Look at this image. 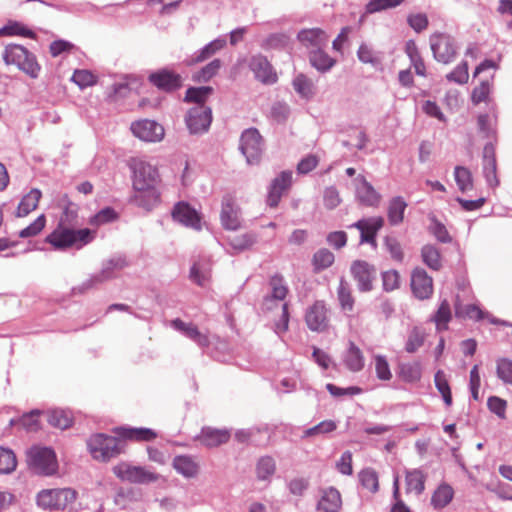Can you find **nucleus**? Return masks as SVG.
Returning a JSON list of instances; mask_svg holds the SVG:
<instances>
[{"mask_svg": "<svg viewBox=\"0 0 512 512\" xmlns=\"http://www.w3.org/2000/svg\"><path fill=\"white\" fill-rule=\"evenodd\" d=\"M132 171V201L139 207L150 210L160 199L159 185L161 182L158 169L141 158L129 161Z\"/></svg>", "mask_w": 512, "mask_h": 512, "instance_id": "f257e3e1", "label": "nucleus"}, {"mask_svg": "<svg viewBox=\"0 0 512 512\" xmlns=\"http://www.w3.org/2000/svg\"><path fill=\"white\" fill-rule=\"evenodd\" d=\"M95 235L96 231L88 228L75 230L59 226L47 236L46 241L58 250L68 248L81 249L92 242Z\"/></svg>", "mask_w": 512, "mask_h": 512, "instance_id": "f03ea898", "label": "nucleus"}, {"mask_svg": "<svg viewBox=\"0 0 512 512\" xmlns=\"http://www.w3.org/2000/svg\"><path fill=\"white\" fill-rule=\"evenodd\" d=\"M271 292L265 296L262 307L266 311H272L279 308L281 310V321L276 324V332L281 333L288 328V311L285 298L288 288L284 283V279L280 275H274L269 282Z\"/></svg>", "mask_w": 512, "mask_h": 512, "instance_id": "7ed1b4c3", "label": "nucleus"}, {"mask_svg": "<svg viewBox=\"0 0 512 512\" xmlns=\"http://www.w3.org/2000/svg\"><path fill=\"white\" fill-rule=\"evenodd\" d=\"M3 60L7 65H16L19 70L35 79L41 70L36 56L24 46L18 44L7 45L3 52Z\"/></svg>", "mask_w": 512, "mask_h": 512, "instance_id": "20e7f679", "label": "nucleus"}, {"mask_svg": "<svg viewBox=\"0 0 512 512\" xmlns=\"http://www.w3.org/2000/svg\"><path fill=\"white\" fill-rule=\"evenodd\" d=\"M91 456L101 462H107L123 452V441L103 433L92 435L87 440Z\"/></svg>", "mask_w": 512, "mask_h": 512, "instance_id": "39448f33", "label": "nucleus"}, {"mask_svg": "<svg viewBox=\"0 0 512 512\" xmlns=\"http://www.w3.org/2000/svg\"><path fill=\"white\" fill-rule=\"evenodd\" d=\"M29 467L37 474L50 476L58 469L54 451L48 447H32L27 453Z\"/></svg>", "mask_w": 512, "mask_h": 512, "instance_id": "423d86ee", "label": "nucleus"}, {"mask_svg": "<svg viewBox=\"0 0 512 512\" xmlns=\"http://www.w3.org/2000/svg\"><path fill=\"white\" fill-rule=\"evenodd\" d=\"M76 499V492L70 488L45 489L37 494V505L43 509L63 510Z\"/></svg>", "mask_w": 512, "mask_h": 512, "instance_id": "0eeeda50", "label": "nucleus"}, {"mask_svg": "<svg viewBox=\"0 0 512 512\" xmlns=\"http://www.w3.org/2000/svg\"><path fill=\"white\" fill-rule=\"evenodd\" d=\"M429 41L433 57L436 61L449 64L455 60L457 56V45L451 35L435 32L430 36Z\"/></svg>", "mask_w": 512, "mask_h": 512, "instance_id": "6e6552de", "label": "nucleus"}, {"mask_svg": "<svg viewBox=\"0 0 512 512\" xmlns=\"http://www.w3.org/2000/svg\"><path fill=\"white\" fill-rule=\"evenodd\" d=\"M240 151L248 164H257L264 150V141L256 128L244 130L240 137Z\"/></svg>", "mask_w": 512, "mask_h": 512, "instance_id": "1a4fd4ad", "label": "nucleus"}, {"mask_svg": "<svg viewBox=\"0 0 512 512\" xmlns=\"http://www.w3.org/2000/svg\"><path fill=\"white\" fill-rule=\"evenodd\" d=\"M113 473L122 481L137 484L156 482L159 475L141 466H132L122 462L113 467Z\"/></svg>", "mask_w": 512, "mask_h": 512, "instance_id": "9d476101", "label": "nucleus"}, {"mask_svg": "<svg viewBox=\"0 0 512 512\" xmlns=\"http://www.w3.org/2000/svg\"><path fill=\"white\" fill-rule=\"evenodd\" d=\"M212 122V111L206 105H195L185 116L186 126L191 134H202L208 131Z\"/></svg>", "mask_w": 512, "mask_h": 512, "instance_id": "9b49d317", "label": "nucleus"}, {"mask_svg": "<svg viewBox=\"0 0 512 512\" xmlns=\"http://www.w3.org/2000/svg\"><path fill=\"white\" fill-rule=\"evenodd\" d=\"M220 221L226 230L236 231L241 228V209L236 202V198L231 194H225L222 197Z\"/></svg>", "mask_w": 512, "mask_h": 512, "instance_id": "f8f14e48", "label": "nucleus"}, {"mask_svg": "<svg viewBox=\"0 0 512 512\" xmlns=\"http://www.w3.org/2000/svg\"><path fill=\"white\" fill-rule=\"evenodd\" d=\"M131 131L135 137L146 142H159L165 134L162 125L148 119L133 122L131 124Z\"/></svg>", "mask_w": 512, "mask_h": 512, "instance_id": "ddd939ff", "label": "nucleus"}, {"mask_svg": "<svg viewBox=\"0 0 512 512\" xmlns=\"http://www.w3.org/2000/svg\"><path fill=\"white\" fill-rule=\"evenodd\" d=\"M350 272L360 291L368 292L372 290L376 275V269L372 264L364 260H355L351 264Z\"/></svg>", "mask_w": 512, "mask_h": 512, "instance_id": "4468645a", "label": "nucleus"}, {"mask_svg": "<svg viewBox=\"0 0 512 512\" xmlns=\"http://www.w3.org/2000/svg\"><path fill=\"white\" fill-rule=\"evenodd\" d=\"M410 286L413 295L419 300L429 299L433 294V279L421 267L412 270Z\"/></svg>", "mask_w": 512, "mask_h": 512, "instance_id": "2eb2a0df", "label": "nucleus"}, {"mask_svg": "<svg viewBox=\"0 0 512 512\" xmlns=\"http://www.w3.org/2000/svg\"><path fill=\"white\" fill-rule=\"evenodd\" d=\"M482 173L489 187L495 189L499 186L500 180L497 175V158L493 143H487L482 153Z\"/></svg>", "mask_w": 512, "mask_h": 512, "instance_id": "dca6fc26", "label": "nucleus"}, {"mask_svg": "<svg viewBox=\"0 0 512 512\" xmlns=\"http://www.w3.org/2000/svg\"><path fill=\"white\" fill-rule=\"evenodd\" d=\"M249 68L261 83L272 85L277 82V74L266 57L262 55L253 56L249 61Z\"/></svg>", "mask_w": 512, "mask_h": 512, "instance_id": "f3484780", "label": "nucleus"}, {"mask_svg": "<svg viewBox=\"0 0 512 512\" xmlns=\"http://www.w3.org/2000/svg\"><path fill=\"white\" fill-rule=\"evenodd\" d=\"M383 225V217L377 216L360 219L351 227H355L360 231V240L362 243L376 245V235Z\"/></svg>", "mask_w": 512, "mask_h": 512, "instance_id": "a211bd4d", "label": "nucleus"}, {"mask_svg": "<svg viewBox=\"0 0 512 512\" xmlns=\"http://www.w3.org/2000/svg\"><path fill=\"white\" fill-rule=\"evenodd\" d=\"M172 216L175 221L186 227L195 230H201L202 228L200 214L186 202L177 203L173 208Z\"/></svg>", "mask_w": 512, "mask_h": 512, "instance_id": "6ab92c4d", "label": "nucleus"}, {"mask_svg": "<svg viewBox=\"0 0 512 512\" xmlns=\"http://www.w3.org/2000/svg\"><path fill=\"white\" fill-rule=\"evenodd\" d=\"M292 183V171H283L276 177L270 186L267 204L270 207H276L282 197V194L289 189Z\"/></svg>", "mask_w": 512, "mask_h": 512, "instance_id": "aec40b11", "label": "nucleus"}, {"mask_svg": "<svg viewBox=\"0 0 512 512\" xmlns=\"http://www.w3.org/2000/svg\"><path fill=\"white\" fill-rule=\"evenodd\" d=\"M149 80L158 88L166 91L178 89L182 82L181 76L179 74L168 69H163L150 74Z\"/></svg>", "mask_w": 512, "mask_h": 512, "instance_id": "412c9836", "label": "nucleus"}, {"mask_svg": "<svg viewBox=\"0 0 512 512\" xmlns=\"http://www.w3.org/2000/svg\"><path fill=\"white\" fill-rule=\"evenodd\" d=\"M342 362L351 372H360L365 366V357L362 350L353 341H348L347 349L343 353Z\"/></svg>", "mask_w": 512, "mask_h": 512, "instance_id": "4be33fe9", "label": "nucleus"}, {"mask_svg": "<svg viewBox=\"0 0 512 512\" xmlns=\"http://www.w3.org/2000/svg\"><path fill=\"white\" fill-rule=\"evenodd\" d=\"M230 436V431L227 429L204 427L197 438L206 447L213 448L227 443Z\"/></svg>", "mask_w": 512, "mask_h": 512, "instance_id": "5701e85b", "label": "nucleus"}, {"mask_svg": "<svg viewBox=\"0 0 512 512\" xmlns=\"http://www.w3.org/2000/svg\"><path fill=\"white\" fill-rule=\"evenodd\" d=\"M173 468L185 478H194L199 473L198 463L187 455H179L173 459Z\"/></svg>", "mask_w": 512, "mask_h": 512, "instance_id": "b1692460", "label": "nucleus"}, {"mask_svg": "<svg viewBox=\"0 0 512 512\" xmlns=\"http://www.w3.org/2000/svg\"><path fill=\"white\" fill-rule=\"evenodd\" d=\"M455 316L460 319H472L475 321L483 320L488 316L478 305L469 304L463 305L460 302L459 296L456 297L454 303Z\"/></svg>", "mask_w": 512, "mask_h": 512, "instance_id": "393cba45", "label": "nucleus"}, {"mask_svg": "<svg viewBox=\"0 0 512 512\" xmlns=\"http://www.w3.org/2000/svg\"><path fill=\"white\" fill-rule=\"evenodd\" d=\"M172 326L201 347H205L209 344L208 337L202 334L198 328L191 323H185L180 319H175L172 321Z\"/></svg>", "mask_w": 512, "mask_h": 512, "instance_id": "a878e982", "label": "nucleus"}, {"mask_svg": "<svg viewBox=\"0 0 512 512\" xmlns=\"http://www.w3.org/2000/svg\"><path fill=\"white\" fill-rule=\"evenodd\" d=\"M125 266V261L121 259L117 260H110L106 266L102 269V271L96 275H94L91 279L85 281L82 284V289H89L91 288L95 283H101L104 282L110 278L113 277V271L115 269H121Z\"/></svg>", "mask_w": 512, "mask_h": 512, "instance_id": "bb28decb", "label": "nucleus"}, {"mask_svg": "<svg viewBox=\"0 0 512 512\" xmlns=\"http://www.w3.org/2000/svg\"><path fill=\"white\" fill-rule=\"evenodd\" d=\"M226 46V39L221 37L217 38L207 45H205L202 49H200L198 52H196L192 58L189 60L188 64H195L199 62H203L210 57H212L214 54H216L218 51L222 50Z\"/></svg>", "mask_w": 512, "mask_h": 512, "instance_id": "cd10ccee", "label": "nucleus"}, {"mask_svg": "<svg viewBox=\"0 0 512 512\" xmlns=\"http://www.w3.org/2000/svg\"><path fill=\"white\" fill-rule=\"evenodd\" d=\"M426 475L419 469L406 471V492L420 495L425 489Z\"/></svg>", "mask_w": 512, "mask_h": 512, "instance_id": "c85d7f7f", "label": "nucleus"}, {"mask_svg": "<svg viewBox=\"0 0 512 512\" xmlns=\"http://www.w3.org/2000/svg\"><path fill=\"white\" fill-rule=\"evenodd\" d=\"M493 80L494 75H491L490 77L481 80L479 85L474 87L471 94V101L474 105L489 101V96L493 88Z\"/></svg>", "mask_w": 512, "mask_h": 512, "instance_id": "c756f323", "label": "nucleus"}, {"mask_svg": "<svg viewBox=\"0 0 512 512\" xmlns=\"http://www.w3.org/2000/svg\"><path fill=\"white\" fill-rule=\"evenodd\" d=\"M40 198H41V191L39 189H32L20 201V203L18 205V209H17V216L25 217L30 212L35 210L38 206Z\"/></svg>", "mask_w": 512, "mask_h": 512, "instance_id": "7c9ffc66", "label": "nucleus"}, {"mask_svg": "<svg viewBox=\"0 0 512 512\" xmlns=\"http://www.w3.org/2000/svg\"><path fill=\"white\" fill-rule=\"evenodd\" d=\"M342 508V497L340 492L335 488H328L322 495V511L324 512H340Z\"/></svg>", "mask_w": 512, "mask_h": 512, "instance_id": "2f4dec72", "label": "nucleus"}, {"mask_svg": "<svg viewBox=\"0 0 512 512\" xmlns=\"http://www.w3.org/2000/svg\"><path fill=\"white\" fill-rule=\"evenodd\" d=\"M421 258L430 269L438 271L442 267V256L440 251L433 245H424L421 249Z\"/></svg>", "mask_w": 512, "mask_h": 512, "instance_id": "473e14b6", "label": "nucleus"}, {"mask_svg": "<svg viewBox=\"0 0 512 512\" xmlns=\"http://www.w3.org/2000/svg\"><path fill=\"white\" fill-rule=\"evenodd\" d=\"M407 203L402 197H394L390 200L388 206V220L391 225H398L403 222L404 211Z\"/></svg>", "mask_w": 512, "mask_h": 512, "instance_id": "72a5a7b5", "label": "nucleus"}, {"mask_svg": "<svg viewBox=\"0 0 512 512\" xmlns=\"http://www.w3.org/2000/svg\"><path fill=\"white\" fill-rule=\"evenodd\" d=\"M118 434L124 439L135 441H150L156 438V433L148 428H124L118 430Z\"/></svg>", "mask_w": 512, "mask_h": 512, "instance_id": "f704fd0d", "label": "nucleus"}, {"mask_svg": "<svg viewBox=\"0 0 512 512\" xmlns=\"http://www.w3.org/2000/svg\"><path fill=\"white\" fill-rule=\"evenodd\" d=\"M398 376L405 382H417L421 379L422 369L419 362H406L399 365Z\"/></svg>", "mask_w": 512, "mask_h": 512, "instance_id": "c9c22d12", "label": "nucleus"}, {"mask_svg": "<svg viewBox=\"0 0 512 512\" xmlns=\"http://www.w3.org/2000/svg\"><path fill=\"white\" fill-rule=\"evenodd\" d=\"M452 318V312L448 300L444 299L441 301L436 313L434 314L432 321L436 325L438 331H444L448 329V323Z\"/></svg>", "mask_w": 512, "mask_h": 512, "instance_id": "e433bc0d", "label": "nucleus"}, {"mask_svg": "<svg viewBox=\"0 0 512 512\" xmlns=\"http://www.w3.org/2000/svg\"><path fill=\"white\" fill-rule=\"evenodd\" d=\"M453 488L448 484H441L433 493L431 503L435 508H444L453 499Z\"/></svg>", "mask_w": 512, "mask_h": 512, "instance_id": "4c0bfd02", "label": "nucleus"}, {"mask_svg": "<svg viewBox=\"0 0 512 512\" xmlns=\"http://www.w3.org/2000/svg\"><path fill=\"white\" fill-rule=\"evenodd\" d=\"M359 200L367 206H376L380 202V194L373 188L367 181H363L362 185L358 188Z\"/></svg>", "mask_w": 512, "mask_h": 512, "instance_id": "58836bf2", "label": "nucleus"}, {"mask_svg": "<svg viewBox=\"0 0 512 512\" xmlns=\"http://www.w3.org/2000/svg\"><path fill=\"white\" fill-rule=\"evenodd\" d=\"M48 422L56 428L67 429L72 424V415L66 410L53 409L48 412Z\"/></svg>", "mask_w": 512, "mask_h": 512, "instance_id": "ea45409f", "label": "nucleus"}, {"mask_svg": "<svg viewBox=\"0 0 512 512\" xmlns=\"http://www.w3.org/2000/svg\"><path fill=\"white\" fill-rule=\"evenodd\" d=\"M434 382L437 390L441 394L446 406L452 405V393L445 373L442 370H438L434 376Z\"/></svg>", "mask_w": 512, "mask_h": 512, "instance_id": "a19ab883", "label": "nucleus"}, {"mask_svg": "<svg viewBox=\"0 0 512 512\" xmlns=\"http://www.w3.org/2000/svg\"><path fill=\"white\" fill-rule=\"evenodd\" d=\"M212 92L213 89L209 86L191 87L186 91L184 101L194 102L195 105H205L206 99Z\"/></svg>", "mask_w": 512, "mask_h": 512, "instance_id": "79ce46f5", "label": "nucleus"}, {"mask_svg": "<svg viewBox=\"0 0 512 512\" xmlns=\"http://www.w3.org/2000/svg\"><path fill=\"white\" fill-rule=\"evenodd\" d=\"M257 241L254 233L248 232L241 235H235L229 238V245L237 252L244 251L252 247Z\"/></svg>", "mask_w": 512, "mask_h": 512, "instance_id": "37998d69", "label": "nucleus"}, {"mask_svg": "<svg viewBox=\"0 0 512 512\" xmlns=\"http://www.w3.org/2000/svg\"><path fill=\"white\" fill-rule=\"evenodd\" d=\"M454 177L461 192H465L473 188V177L468 168L456 166L454 170Z\"/></svg>", "mask_w": 512, "mask_h": 512, "instance_id": "c03bdc74", "label": "nucleus"}, {"mask_svg": "<svg viewBox=\"0 0 512 512\" xmlns=\"http://www.w3.org/2000/svg\"><path fill=\"white\" fill-rule=\"evenodd\" d=\"M17 466V459L11 449L0 447V474H10Z\"/></svg>", "mask_w": 512, "mask_h": 512, "instance_id": "a18cd8bd", "label": "nucleus"}, {"mask_svg": "<svg viewBox=\"0 0 512 512\" xmlns=\"http://www.w3.org/2000/svg\"><path fill=\"white\" fill-rule=\"evenodd\" d=\"M337 293L341 308L345 311H352L354 306V297L352 296L349 284L343 278L340 280Z\"/></svg>", "mask_w": 512, "mask_h": 512, "instance_id": "49530a36", "label": "nucleus"}, {"mask_svg": "<svg viewBox=\"0 0 512 512\" xmlns=\"http://www.w3.org/2000/svg\"><path fill=\"white\" fill-rule=\"evenodd\" d=\"M478 131L482 138L495 139L496 130L495 124L487 114H481L477 118Z\"/></svg>", "mask_w": 512, "mask_h": 512, "instance_id": "de8ad7c7", "label": "nucleus"}, {"mask_svg": "<svg viewBox=\"0 0 512 512\" xmlns=\"http://www.w3.org/2000/svg\"><path fill=\"white\" fill-rule=\"evenodd\" d=\"M210 269L204 264L195 263L190 270V279L199 286H205L210 280Z\"/></svg>", "mask_w": 512, "mask_h": 512, "instance_id": "09e8293b", "label": "nucleus"}, {"mask_svg": "<svg viewBox=\"0 0 512 512\" xmlns=\"http://www.w3.org/2000/svg\"><path fill=\"white\" fill-rule=\"evenodd\" d=\"M298 40L307 48L317 50L320 42L319 29H304L298 33Z\"/></svg>", "mask_w": 512, "mask_h": 512, "instance_id": "8fccbe9b", "label": "nucleus"}, {"mask_svg": "<svg viewBox=\"0 0 512 512\" xmlns=\"http://www.w3.org/2000/svg\"><path fill=\"white\" fill-rule=\"evenodd\" d=\"M359 480L363 488L375 493L379 488L377 473L372 469H364L359 473Z\"/></svg>", "mask_w": 512, "mask_h": 512, "instance_id": "3c124183", "label": "nucleus"}, {"mask_svg": "<svg viewBox=\"0 0 512 512\" xmlns=\"http://www.w3.org/2000/svg\"><path fill=\"white\" fill-rule=\"evenodd\" d=\"M276 469L275 461L269 456L259 459L256 466L257 477L261 480L271 477Z\"/></svg>", "mask_w": 512, "mask_h": 512, "instance_id": "603ef678", "label": "nucleus"}, {"mask_svg": "<svg viewBox=\"0 0 512 512\" xmlns=\"http://www.w3.org/2000/svg\"><path fill=\"white\" fill-rule=\"evenodd\" d=\"M487 407L489 411L495 414L499 419H506L508 403L505 399L498 396H490L487 400Z\"/></svg>", "mask_w": 512, "mask_h": 512, "instance_id": "864d4df0", "label": "nucleus"}, {"mask_svg": "<svg viewBox=\"0 0 512 512\" xmlns=\"http://www.w3.org/2000/svg\"><path fill=\"white\" fill-rule=\"evenodd\" d=\"M496 374L503 383L512 385V360L508 358L498 359Z\"/></svg>", "mask_w": 512, "mask_h": 512, "instance_id": "5fc2aeb1", "label": "nucleus"}, {"mask_svg": "<svg viewBox=\"0 0 512 512\" xmlns=\"http://www.w3.org/2000/svg\"><path fill=\"white\" fill-rule=\"evenodd\" d=\"M118 217L116 211L111 207H105L90 218L89 223L95 226H101L113 222Z\"/></svg>", "mask_w": 512, "mask_h": 512, "instance_id": "6e6d98bb", "label": "nucleus"}, {"mask_svg": "<svg viewBox=\"0 0 512 512\" xmlns=\"http://www.w3.org/2000/svg\"><path fill=\"white\" fill-rule=\"evenodd\" d=\"M374 362L378 379L382 381H389L392 378V373L386 357L382 355H376L374 357Z\"/></svg>", "mask_w": 512, "mask_h": 512, "instance_id": "4d7b16f0", "label": "nucleus"}, {"mask_svg": "<svg viewBox=\"0 0 512 512\" xmlns=\"http://www.w3.org/2000/svg\"><path fill=\"white\" fill-rule=\"evenodd\" d=\"M384 246L391 258L396 262H402L404 259V252L400 242L393 237H386L384 240Z\"/></svg>", "mask_w": 512, "mask_h": 512, "instance_id": "13d9d810", "label": "nucleus"}, {"mask_svg": "<svg viewBox=\"0 0 512 512\" xmlns=\"http://www.w3.org/2000/svg\"><path fill=\"white\" fill-rule=\"evenodd\" d=\"M405 0H371L366 5L367 13H376L385 9L394 8L404 3Z\"/></svg>", "mask_w": 512, "mask_h": 512, "instance_id": "bf43d9fd", "label": "nucleus"}, {"mask_svg": "<svg viewBox=\"0 0 512 512\" xmlns=\"http://www.w3.org/2000/svg\"><path fill=\"white\" fill-rule=\"evenodd\" d=\"M46 219L44 215L38 216L34 222H32L29 226L22 229L19 232V237L21 238H29L38 235L43 228L45 227Z\"/></svg>", "mask_w": 512, "mask_h": 512, "instance_id": "052dcab7", "label": "nucleus"}, {"mask_svg": "<svg viewBox=\"0 0 512 512\" xmlns=\"http://www.w3.org/2000/svg\"><path fill=\"white\" fill-rule=\"evenodd\" d=\"M425 339V334L418 328H414L407 339L406 342V351L409 353H414L418 348H420Z\"/></svg>", "mask_w": 512, "mask_h": 512, "instance_id": "680f3d73", "label": "nucleus"}, {"mask_svg": "<svg viewBox=\"0 0 512 512\" xmlns=\"http://www.w3.org/2000/svg\"><path fill=\"white\" fill-rule=\"evenodd\" d=\"M221 67V61L219 59H215L211 61L209 64L204 66L195 76V79L198 81L206 82L210 80L214 75L217 74L218 70Z\"/></svg>", "mask_w": 512, "mask_h": 512, "instance_id": "e2e57ef3", "label": "nucleus"}, {"mask_svg": "<svg viewBox=\"0 0 512 512\" xmlns=\"http://www.w3.org/2000/svg\"><path fill=\"white\" fill-rule=\"evenodd\" d=\"M293 86L296 92L303 98H308L312 93V84L310 80L300 74L293 80Z\"/></svg>", "mask_w": 512, "mask_h": 512, "instance_id": "0e129e2a", "label": "nucleus"}, {"mask_svg": "<svg viewBox=\"0 0 512 512\" xmlns=\"http://www.w3.org/2000/svg\"><path fill=\"white\" fill-rule=\"evenodd\" d=\"M320 309L318 303H314L306 312L305 321L312 331H318L320 328Z\"/></svg>", "mask_w": 512, "mask_h": 512, "instance_id": "69168bd1", "label": "nucleus"}, {"mask_svg": "<svg viewBox=\"0 0 512 512\" xmlns=\"http://www.w3.org/2000/svg\"><path fill=\"white\" fill-rule=\"evenodd\" d=\"M72 81L79 87L85 88L96 82L95 76L88 70H76L73 73Z\"/></svg>", "mask_w": 512, "mask_h": 512, "instance_id": "338daca9", "label": "nucleus"}, {"mask_svg": "<svg viewBox=\"0 0 512 512\" xmlns=\"http://www.w3.org/2000/svg\"><path fill=\"white\" fill-rule=\"evenodd\" d=\"M447 79L459 84L467 83L469 79L467 62H462L455 67V69L447 75Z\"/></svg>", "mask_w": 512, "mask_h": 512, "instance_id": "774afa93", "label": "nucleus"}]
</instances>
